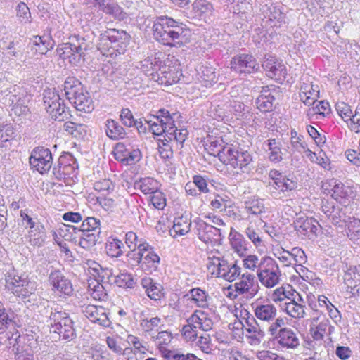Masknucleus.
I'll use <instances>...</instances> for the list:
<instances>
[{"instance_id":"obj_16","label":"nucleus","mask_w":360,"mask_h":360,"mask_svg":"<svg viewBox=\"0 0 360 360\" xmlns=\"http://www.w3.org/2000/svg\"><path fill=\"white\" fill-rule=\"evenodd\" d=\"M194 224L199 239L206 244H219L224 238L220 228L210 225L200 218L194 220Z\"/></svg>"},{"instance_id":"obj_47","label":"nucleus","mask_w":360,"mask_h":360,"mask_svg":"<svg viewBox=\"0 0 360 360\" xmlns=\"http://www.w3.org/2000/svg\"><path fill=\"white\" fill-rule=\"evenodd\" d=\"M63 127L66 132L77 139L83 138L87 132V126L82 124H78L73 122H65Z\"/></svg>"},{"instance_id":"obj_36","label":"nucleus","mask_w":360,"mask_h":360,"mask_svg":"<svg viewBox=\"0 0 360 360\" xmlns=\"http://www.w3.org/2000/svg\"><path fill=\"white\" fill-rule=\"evenodd\" d=\"M230 244L232 249L240 257L245 256L248 252V243L245 240L244 236L231 229L229 234Z\"/></svg>"},{"instance_id":"obj_9","label":"nucleus","mask_w":360,"mask_h":360,"mask_svg":"<svg viewBox=\"0 0 360 360\" xmlns=\"http://www.w3.org/2000/svg\"><path fill=\"white\" fill-rule=\"evenodd\" d=\"M257 276L263 286L272 288L281 282L282 274L276 260L271 257L264 256L260 259Z\"/></svg>"},{"instance_id":"obj_33","label":"nucleus","mask_w":360,"mask_h":360,"mask_svg":"<svg viewBox=\"0 0 360 360\" xmlns=\"http://www.w3.org/2000/svg\"><path fill=\"white\" fill-rule=\"evenodd\" d=\"M244 209L248 218L261 217L266 212L264 200L259 198L252 197L244 202Z\"/></svg>"},{"instance_id":"obj_5","label":"nucleus","mask_w":360,"mask_h":360,"mask_svg":"<svg viewBox=\"0 0 360 360\" xmlns=\"http://www.w3.org/2000/svg\"><path fill=\"white\" fill-rule=\"evenodd\" d=\"M64 91L67 99L75 108L82 112H90L94 109L93 101L85 91L79 79L68 77L64 82Z\"/></svg>"},{"instance_id":"obj_53","label":"nucleus","mask_w":360,"mask_h":360,"mask_svg":"<svg viewBox=\"0 0 360 360\" xmlns=\"http://www.w3.org/2000/svg\"><path fill=\"white\" fill-rule=\"evenodd\" d=\"M293 295L292 286L287 285L281 286L274 290L271 295L272 301L275 302H281L285 299L290 300V297Z\"/></svg>"},{"instance_id":"obj_64","label":"nucleus","mask_w":360,"mask_h":360,"mask_svg":"<svg viewBox=\"0 0 360 360\" xmlns=\"http://www.w3.org/2000/svg\"><path fill=\"white\" fill-rule=\"evenodd\" d=\"M347 236L352 240L360 239V220L353 218L349 221L347 227Z\"/></svg>"},{"instance_id":"obj_13","label":"nucleus","mask_w":360,"mask_h":360,"mask_svg":"<svg viewBox=\"0 0 360 360\" xmlns=\"http://www.w3.org/2000/svg\"><path fill=\"white\" fill-rule=\"evenodd\" d=\"M180 64L177 60L172 62L169 59L162 61L153 79L161 85L169 86L177 83L181 76Z\"/></svg>"},{"instance_id":"obj_40","label":"nucleus","mask_w":360,"mask_h":360,"mask_svg":"<svg viewBox=\"0 0 360 360\" xmlns=\"http://www.w3.org/2000/svg\"><path fill=\"white\" fill-rule=\"evenodd\" d=\"M263 88L261 94L257 98V108L263 112H269L272 110L273 103L275 100L274 96L270 93L269 90Z\"/></svg>"},{"instance_id":"obj_26","label":"nucleus","mask_w":360,"mask_h":360,"mask_svg":"<svg viewBox=\"0 0 360 360\" xmlns=\"http://www.w3.org/2000/svg\"><path fill=\"white\" fill-rule=\"evenodd\" d=\"M262 67L266 72L267 76L276 81L282 82L287 76V70L284 64L274 57L266 58L262 63Z\"/></svg>"},{"instance_id":"obj_42","label":"nucleus","mask_w":360,"mask_h":360,"mask_svg":"<svg viewBox=\"0 0 360 360\" xmlns=\"http://www.w3.org/2000/svg\"><path fill=\"white\" fill-rule=\"evenodd\" d=\"M160 183L153 178H141L135 183V187L139 188L144 194H151L160 188Z\"/></svg>"},{"instance_id":"obj_41","label":"nucleus","mask_w":360,"mask_h":360,"mask_svg":"<svg viewBox=\"0 0 360 360\" xmlns=\"http://www.w3.org/2000/svg\"><path fill=\"white\" fill-rule=\"evenodd\" d=\"M120 120L122 124L127 127H136L139 131H141V130H146V127H143L142 122L136 120L132 112L129 108L122 109Z\"/></svg>"},{"instance_id":"obj_11","label":"nucleus","mask_w":360,"mask_h":360,"mask_svg":"<svg viewBox=\"0 0 360 360\" xmlns=\"http://www.w3.org/2000/svg\"><path fill=\"white\" fill-rule=\"evenodd\" d=\"M221 162L233 169H239L242 172L252 161V157L248 150L229 145L221 155Z\"/></svg>"},{"instance_id":"obj_39","label":"nucleus","mask_w":360,"mask_h":360,"mask_svg":"<svg viewBox=\"0 0 360 360\" xmlns=\"http://www.w3.org/2000/svg\"><path fill=\"white\" fill-rule=\"evenodd\" d=\"M162 63V60L160 57L151 56L141 62V69L146 75L151 76L153 79L154 75L157 73V70Z\"/></svg>"},{"instance_id":"obj_58","label":"nucleus","mask_w":360,"mask_h":360,"mask_svg":"<svg viewBox=\"0 0 360 360\" xmlns=\"http://www.w3.org/2000/svg\"><path fill=\"white\" fill-rule=\"evenodd\" d=\"M210 205L213 209L220 210L221 211L224 209L231 207L233 202L226 195H217L214 198L211 200Z\"/></svg>"},{"instance_id":"obj_15","label":"nucleus","mask_w":360,"mask_h":360,"mask_svg":"<svg viewBox=\"0 0 360 360\" xmlns=\"http://www.w3.org/2000/svg\"><path fill=\"white\" fill-rule=\"evenodd\" d=\"M48 283L51 291L60 297L66 298L73 294L71 281L60 270L51 271L48 276Z\"/></svg>"},{"instance_id":"obj_45","label":"nucleus","mask_w":360,"mask_h":360,"mask_svg":"<svg viewBox=\"0 0 360 360\" xmlns=\"http://www.w3.org/2000/svg\"><path fill=\"white\" fill-rule=\"evenodd\" d=\"M310 330L314 340H322L325 335L331 333V326L329 319L323 318L315 328L311 327Z\"/></svg>"},{"instance_id":"obj_38","label":"nucleus","mask_w":360,"mask_h":360,"mask_svg":"<svg viewBox=\"0 0 360 360\" xmlns=\"http://www.w3.org/2000/svg\"><path fill=\"white\" fill-rule=\"evenodd\" d=\"M105 126L106 135L112 140L122 139L127 135L124 129L114 120H107Z\"/></svg>"},{"instance_id":"obj_46","label":"nucleus","mask_w":360,"mask_h":360,"mask_svg":"<svg viewBox=\"0 0 360 360\" xmlns=\"http://www.w3.org/2000/svg\"><path fill=\"white\" fill-rule=\"evenodd\" d=\"M304 308L305 306L298 304L292 300L289 302H285L283 309L290 316L300 319L304 317Z\"/></svg>"},{"instance_id":"obj_7","label":"nucleus","mask_w":360,"mask_h":360,"mask_svg":"<svg viewBox=\"0 0 360 360\" xmlns=\"http://www.w3.org/2000/svg\"><path fill=\"white\" fill-rule=\"evenodd\" d=\"M207 267L213 276L222 278L229 282L236 280L241 270L236 262L229 263L224 257L216 255L208 257Z\"/></svg>"},{"instance_id":"obj_43","label":"nucleus","mask_w":360,"mask_h":360,"mask_svg":"<svg viewBox=\"0 0 360 360\" xmlns=\"http://www.w3.org/2000/svg\"><path fill=\"white\" fill-rule=\"evenodd\" d=\"M229 146V144L224 145L222 139H217L214 138H210L205 146V150L209 154L217 156L219 160L221 161V155L225 150V147Z\"/></svg>"},{"instance_id":"obj_57","label":"nucleus","mask_w":360,"mask_h":360,"mask_svg":"<svg viewBox=\"0 0 360 360\" xmlns=\"http://www.w3.org/2000/svg\"><path fill=\"white\" fill-rule=\"evenodd\" d=\"M193 9L198 15L201 16L204 14L211 13L213 6L207 0H195L193 4Z\"/></svg>"},{"instance_id":"obj_23","label":"nucleus","mask_w":360,"mask_h":360,"mask_svg":"<svg viewBox=\"0 0 360 360\" xmlns=\"http://www.w3.org/2000/svg\"><path fill=\"white\" fill-rule=\"evenodd\" d=\"M300 83V99L306 105L310 106L319 97V87L313 84L312 78L309 76H303Z\"/></svg>"},{"instance_id":"obj_54","label":"nucleus","mask_w":360,"mask_h":360,"mask_svg":"<svg viewBox=\"0 0 360 360\" xmlns=\"http://www.w3.org/2000/svg\"><path fill=\"white\" fill-rule=\"evenodd\" d=\"M94 188L100 195H110L115 189V184L109 179H103L94 184Z\"/></svg>"},{"instance_id":"obj_28","label":"nucleus","mask_w":360,"mask_h":360,"mask_svg":"<svg viewBox=\"0 0 360 360\" xmlns=\"http://www.w3.org/2000/svg\"><path fill=\"white\" fill-rule=\"evenodd\" d=\"M83 313L91 322L98 323L103 327L107 328L111 325L106 310L103 307L89 304L85 307Z\"/></svg>"},{"instance_id":"obj_10","label":"nucleus","mask_w":360,"mask_h":360,"mask_svg":"<svg viewBox=\"0 0 360 360\" xmlns=\"http://www.w3.org/2000/svg\"><path fill=\"white\" fill-rule=\"evenodd\" d=\"M6 288L14 295L26 298L34 294L36 289V283L29 280L25 275H19L15 272H9L6 276Z\"/></svg>"},{"instance_id":"obj_22","label":"nucleus","mask_w":360,"mask_h":360,"mask_svg":"<svg viewBox=\"0 0 360 360\" xmlns=\"http://www.w3.org/2000/svg\"><path fill=\"white\" fill-rule=\"evenodd\" d=\"M231 68L239 73L250 74L259 70V64L250 54H239L232 58Z\"/></svg>"},{"instance_id":"obj_14","label":"nucleus","mask_w":360,"mask_h":360,"mask_svg":"<svg viewBox=\"0 0 360 360\" xmlns=\"http://www.w3.org/2000/svg\"><path fill=\"white\" fill-rule=\"evenodd\" d=\"M44 102L46 112L51 119L63 122L70 115V110L57 93L54 91L45 92Z\"/></svg>"},{"instance_id":"obj_62","label":"nucleus","mask_w":360,"mask_h":360,"mask_svg":"<svg viewBox=\"0 0 360 360\" xmlns=\"http://www.w3.org/2000/svg\"><path fill=\"white\" fill-rule=\"evenodd\" d=\"M114 283L119 287L131 288L135 282L131 274L122 273L115 276Z\"/></svg>"},{"instance_id":"obj_52","label":"nucleus","mask_w":360,"mask_h":360,"mask_svg":"<svg viewBox=\"0 0 360 360\" xmlns=\"http://www.w3.org/2000/svg\"><path fill=\"white\" fill-rule=\"evenodd\" d=\"M242 316V320L240 321V324L242 325L245 332L262 330L253 314H251L247 310H245Z\"/></svg>"},{"instance_id":"obj_12","label":"nucleus","mask_w":360,"mask_h":360,"mask_svg":"<svg viewBox=\"0 0 360 360\" xmlns=\"http://www.w3.org/2000/svg\"><path fill=\"white\" fill-rule=\"evenodd\" d=\"M263 15L262 25L266 28H279L288 22L284 8L280 4L269 3L261 8Z\"/></svg>"},{"instance_id":"obj_24","label":"nucleus","mask_w":360,"mask_h":360,"mask_svg":"<svg viewBox=\"0 0 360 360\" xmlns=\"http://www.w3.org/2000/svg\"><path fill=\"white\" fill-rule=\"evenodd\" d=\"M142 250L140 268L145 272L152 274L153 271H157L160 262V258L155 252L154 248L146 242H143Z\"/></svg>"},{"instance_id":"obj_21","label":"nucleus","mask_w":360,"mask_h":360,"mask_svg":"<svg viewBox=\"0 0 360 360\" xmlns=\"http://www.w3.org/2000/svg\"><path fill=\"white\" fill-rule=\"evenodd\" d=\"M294 229L297 236L304 239L310 236H316L321 226L318 221L312 217H301L293 222Z\"/></svg>"},{"instance_id":"obj_29","label":"nucleus","mask_w":360,"mask_h":360,"mask_svg":"<svg viewBox=\"0 0 360 360\" xmlns=\"http://www.w3.org/2000/svg\"><path fill=\"white\" fill-rule=\"evenodd\" d=\"M255 276L250 273L242 275L240 280L234 283L235 296L248 293L250 297H253L257 292L259 286H254Z\"/></svg>"},{"instance_id":"obj_61","label":"nucleus","mask_w":360,"mask_h":360,"mask_svg":"<svg viewBox=\"0 0 360 360\" xmlns=\"http://www.w3.org/2000/svg\"><path fill=\"white\" fill-rule=\"evenodd\" d=\"M296 186L297 184L294 181L287 178L285 176H283L273 184L274 188L282 192L292 191L296 188Z\"/></svg>"},{"instance_id":"obj_8","label":"nucleus","mask_w":360,"mask_h":360,"mask_svg":"<svg viewBox=\"0 0 360 360\" xmlns=\"http://www.w3.org/2000/svg\"><path fill=\"white\" fill-rule=\"evenodd\" d=\"M88 48L86 39L79 35H72L70 41L63 44L57 50L60 58L72 65H78L84 56V51Z\"/></svg>"},{"instance_id":"obj_31","label":"nucleus","mask_w":360,"mask_h":360,"mask_svg":"<svg viewBox=\"0 0 360 360\" xmlns=\"http://www.w3.org/2000/svg\"><path fill=\"white\" fill-rule=\"evenodd\" d=\"M89 274L94 277V280L104 284H113L115 275L112 272V269L105 268L103 269L100 264L94 262L89 269Z\"/></svg>"},{"instance_id":"obj_4","label":"nucleus","mask_w":360,"mask_h":360,"mask_svg":"<svg viewBox=\"0 0 360 360\" xmlns=\"http://www.w3.org/2000/svg\"><path fill=\"white\" fill-rule=\"evenodd\" d=\"M130 38L126 31L108 29L100 34L98 49L103 56L117 57L126 52Z\"/></svg>"},{"instance_id":"obj_18","label":"nucleus","mask_w":360,"mask_h":360,"mask_svg":"<svg viewBox=\"0 0 360 360\" xmlns=\"http://www.w3.org/2000/svg\"><path fill=\"white\" fill-rule=\"evenodd\" d=\"M321 210L331 223L336 226H342L351 219L347 215V207L346 206L342 207L335 205L333 201H323Z\"/></svg>"},{"instance_id":"obj_6","label":"nucleus","mask_w":360,"mask_h":360,"mask_svg":"<svg viewBox=\"0 0 360 360\" xmlns=\"http://www.w3.org/2000/svg\"><path fill=\"white\" fill-rule=\"evenodd\" d=\"M51 330L59 335V338L70 342L76 338L74 322L64 311H52L49 316Z\"/></svg>"},{"instance_id":"obj_32","label":"nucleus","mask_w":360,"mask_h":360,"mask_svg":"<svg viewBox=\"0 0 360 360\" xmlns=\"http://www.w3.org/2000/svg\"><path fill=\"white\" fill-rule=\"evenodd\" d=\"M185 297L198 308L207 309L210 306L211 297L206 290L200 288L191 289Z\"/></svg>"},{"instance_id":"obj_55","label":"nucleus","mask_w":360,"mask_h":360,"mask_svg":"<svg viewBox=\"0 0 360 360\" xmlns=\"http://www.w3.org/2000/svg\"><path fill=\"white\" fill-rule=\"evenodd\" d=\"M187 324L184 325L181 330L184 338L191 342L197 340L198 338V330L199 329L193 323L189 321V317L186 319Z\"/></svg>"},{"instance_id":"obj_50","label":"nucleus","mask_w":360,"mask_h":360,"mask_svg":"<svg viewBox=\"0 0 360 360\" xmlns=\"http://www.w3.org/2000/svg\"><path fill=\"white\" fill-rule=\"evenodd\" d=\"M79 245L84 249H89L96 245L98 237V233L89 231H80Z\"/></svg>"},{"instance_id":"obj_60","label":"nucleus","mask_w":360,"mask_h":360,"mask_svg":"<svg viewBox=\"0 0 360 360\" xmlns=\"http://www.w3.org/2000/svg\"><path fill=\"white\" fill-rule=\"evenodd\" d=\"M289 257L292 266L297 264H305L307 261L304 251L299 247H295L289 251Z\"/></svg>"},{"instance_id":"obj_19","label":"nucleus","mask_w":360,"mask_h":360,"mask_svg":"<svg viewBox=\"0 0 360 360\" xmlns=\"http://www.w3.org/2000/svg\"><path fill=\"white\" fill-rule=\"evenodd\" d=\"M30 164L32 168L40 174L46 173L50 170L53 164V158L50 150L44 147L34 148L30 157Z\"/></svg>"},{"instance_id":"obj_25","label":"nucleus","mask_w":360,"mask_h":360,"mask_svg":"<svg viewBox=\"0 0 360 360\" xmlns=\"http://www.w3.org/2000/svg\"><path fill=\"white\" fill-rule=\"evenodd\" d=\"M77 167L72 157H60L57 166L53 169V173L58 179L72 178L77 174Z\"/></svg>"},{"instance_id":"obj_63","label":"nucleus","mask_w":360,"mask_h":360,"mask_svg":"<svg viewBox=\"0 0 360 360\" xmlns=\"http://www.w3.org/2000/svg\"><path fill=\"white\" fill-rule=\"evenodd\" d=\"M242 257L243 258V265L244 268L253 271H258V269H259L260 266V259L256 255H248L246 253L245 256Z\"/></svg>"},{"instance_id":"obj_51","label":"nucleus","mask_w":360,"mask_h":360,"mask_svg":"<svg viewBox=\"0 0 360 360\" xmlns=\"http://www.w3.org/2000/svg\"><path fill=\"white\" fill-rule=\"evenodd\" d=\"M269 159L274 163L280 162L283 160L281 145L275 139L268 140Z\"/></svg>"},{"instance_id":"obj_37","label":"nucleus","mask_w":360,"mask_h":360,"mask_svg":"<svg viewBox=\"0 0 360 360\" xmlns=\"http://www.w3.org/2000/svg\"><path fill=\"white\" fill-rule=\"evenodd\" d=\"M191 226V219L187 216L176 217L174 220V224L169 230V233L172 237L184 236L189 232Z\"/></svg>"},{"instance_id":"obj_2","label":"nucleus","mask_w":360,"mask_h":360,"mask_svg":"<svg viewBox=\"0 0 360 360\" xmlns=\"http://www.w3.org/2000/svg\"><path fill=\"white\" fill-rule=\"evenodd\" d=\"M152 29L155 39L169 47L181 44L188 31L185 24L166 15L156 18Z\"/></svg>"},{"instance_id":"obj_44","label":"nucleus","mask_w":360,"mask_h":360,"mask_svg":"<svg viewBox=\"0 0 360 360\" xmlns=\"http://www.w3.org/2000/svg\"><path fill=\"white\" fill-rule=\"evenodd\" d=\"M101 9L106 14L110 15L119 20H122L127 17V14L123 11L122 8L117 3L111 1L103 4Z\"/></svg>"},{"instance_id":"obj_17","label":"nucleus","mask_w":360,"mask_h":360,"mask_svg":"<svg viewBox=\"0 0 360 360\" xmlns=\"http://www.w3.org/2000/svg\"><path fill=\"white\" fill-rule=\"evenodd\" d=\"M251 307L254 316L262 321L270 325L277 319V308L269 299L262 297L257 298L251 304Z\"/></svg>"},{"instance_id":"obj_3","label":"nucleus","mask_w":360,"mask_h":360,"mask_svg":"<svg viewBox=\"0 0 360 360\" xmlns=\"http://www.w3.org/2000/svg\"><path fill=\"white\" fill-rule=\"evenodd\" d=\"M285 319L281 316L267 328L274 348L276 350H295L300 345L297 333L291 328L285 327Z\"/></svg>"},{"instance_id":"obj_1","label":"nucleus","mask_w":360,"mask_h":360,"mask_svg":"<svg viewBox=\"0 0 360 360\" xmlns=\"http://www.w3.org/2000/svg\"><path fill=\"white\" fill-rule=\"evenodd\" d=\"M145 122L154 135L163 136L162 139H158V150L160 157L164 160L172 157V146L169 142H174L182 146L187 138V129H178L174 124L173 117L165 109L159 110L156 115L150 116L149 119H145Z\"/></svg>"},{"instance_id":"obj_49","label":"nucleus","mask_w":360,"mask_h":360,"mask_svg":"<svg viewBox=\"0 0 360 360\" xmlns=\"http://www.w3.org/2000/svg\"><path fill=\"white\" fill-rule=\"evenodd\" d=\"M124 244L117 238L108 240L105 245V251L111 257H119L123 254Z\"/></svg>"},{"instance_id":"obj_34","label":"nucleus","mask_w":360,"mask_h":360,"mask_svg":"<svg viewBox=\"0 0 360 360\" xmlns=\"http://www.w3.org/2000/svg\"><path fill=\"white\" fill-rule=\"evenodd\" d=\"M124 146L117 144V159L128 165H134L138 162L141 158V152L139 149H124Z\"/></svg>"},{"instance_id":"obj_59","label":"nucleus","mask_w":360,"mask_h":360,"mask_svg":"<svg viewBox=\"0 0 360 360\" xmlns=\"http://www.w3.org/2000/svg\"><path fill=\"white\" fill-rule=\"evenodd\" d=\"M200 77L201 82L205 87H210L217 82L216 72L211 68H204Z\"/></svg>"},{"instance_id":"obj_56","label":"nucleus","mask_w":360,"mask_h":360,"mask_svg":"<svg viewBox=\"0 0 360 360\" xmlns=\"http://www.w3.org/2000/svg\"><path fill=\"white\" fill-rule=\"evenodd\" d=\"M101 221L95 217H87L82 221L79 231H89L100 233Z\"/></svg>"},{"instance_id":"obj_30","label":"nucleus","mask_w":360,"mask_h":360,"mask_svg":"<svg viewBox=\"0 0 360 360\" xmlns=\"http://www.w3.org/2000/svg\"><path fill=\"white\" fill-rule=\"evenodd\" d=\"M148 297L155 301L160 300L163 297L162 286L148 276L143 277L140 282Z\"/></svg>"},{"instance_id":"obj_35","label":"nucleus","mask_w":360,"mask_h":360,"mask_svg":"<svg viewBox=\"0 0 360 360\" xmlns=\"http://www.w3.org/2000/svg\"><path fill=\"white\" fill-rule=\"evenodd\" d=\"M189 321L193 323L199 329L209 331L212 328L213 322L205 311L196 309L190 316Z\"/></svg>"},{"instance_id":"obj_48","label":"nucleus","mask_w":360,"mask_h":360,"mask_svg":"<svg viewBox=\"0 0 360 360\" xmlns=\"http://www.w3.org/2000/svg\"><path fill=\"white\" fill-rule=\"evenodd\" d=\"M103 284L94 279L89 281V291L96 300H104L107 297L106 290Z\"/></svg>"},{"instance_id":"obj_20","label":"nucleus","mask_w":360,"mask_h":360,"mask_svg":"<svg viewBox=\"0 0 360 360\" xmlns=\"http://www.w3.org/2000/svg\"><path fill=\"white\" fill-rule=\"evenodd\" d=\"M14 94L7 95V99L11 111L18 116L27 115L30 113L28 103L30 101V96L24 89L19 87L18 91L14 89Z\"/></svg>"},{"instance_id":"obj_27","label":"nucleus","mask_w":360,"mask_h":360,"mask_svg":"<svg viewBox=\"0 0 360 360\" xmlns=\"http://www.w3.org/2000/svg\"><path fill=\"white\" fill-rule=\"evenodd\" d=\"M328 184L332 187L331 196L336 201L343 202L346 200L353 199L356 196V191L352 186H346L335 179H331Z\"/></svg>"}]
</instances>
